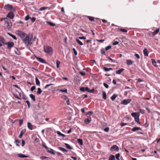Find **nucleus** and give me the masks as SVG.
<instances>
[{"label": "nucleus", "instance_id": "obj_1", "mask_svg": "<svg viewBox=\"0 0 160 160\" xmlns=\"http://www.w3.org/2000/svg\"><path fill=\"white\" fill-rule=\"evenodd\" d=\"M32 35H27L25 39L23 41L24 42L27 46L31 45L33 41Z\"/></svg>", "mask_w": 160, "mask_h": 160}, {"label": "nucleus", "instance_id": "obj_2", "mask_svg": "<svg viewBox=\"0 0 160 160\" xmlns=\"http://www.w3.org/2000/svg\"><path fill=\"white\" fill-rule=\"evenodd\" d=\"M44 50L47 54L51 55L53 53V49L52 48L49 46L46 45L44 46Z\"/></svg>", "mask_w": 160, "mask_h": 160}, {"label": "nucleus", "instance_id": "obj_3", "mask_svg": "<svg viewBox=\"0 0 160 160\" xmlns=\"http://www.w3.org/2000/svg\"><path fill=\"white\" fill-rule=\"evenodd\" d=\"M16 33L21 38L23 41L25 39V38H26V37L28 35L21 31H17L16 32Z\"/></svg>", "mask_w": 160, "mask_h": 160}, {"label": "nucleus", "instance_id": "obj_4", "mask_svg": "<svg viewBox=\"0 0 160 160\" xmlns=\"http://www.w3.org/2000/svg\"><path fill=\"white\" fill-rule=\"evenodd\" d=\"M5 9L8 11H10L13 10L15 11V9L13 8V7L11 5L8 4L4 6Z\"/></svg>", "mask_w": 160, "mask_h": 160}, {"label": "nucleus", "instance_id": "obj_5", "mask_svg": "<svg viewBox=\"0 0 160 160\" xmlns=\"http://www.w3.org/2000/svg\"><path fill=\"white\" fill-rule=\"evenodd\" d=\"M5 24L8 29H9L11 28L12 23L10 20L7 19L5 22Z\"/></svg>", "mask_w": 160, "mask_h": 160}, {"label": "nucleus", "instance_id": "obj_6", "mask_svg": "<svg viewBox=\"0 0 160 160\" xmlns=\"http://www.w3.org/2000/svg\"><path fill=\"white\" fill-rule=\"evenodd\" d=\"M7 46V48L9 49H10L11 48L13 47L14 45V43L12 42H6L5 44Z\"/></svg>", "mask_w": 160, "mask_h": 160}, {"label": "nucleus", "instance_id": "obj_7", "mask_svg": "<svg viewBox=\"0 0 160 160\" xmlns=\"http://www.w3.org/2000/svg\"><path fill=\"white\" fill-rule=\"evenodd\" d=\"M14 16V14L12 11H10L9 12L8 14L7 15V17L12 19H13Z\"/></svg>", "mask_w": 160, "mask_h": 160}, {"label": "nucleus", "instance_id": "obj_8", "mask_svg": "<svg viewBox=\"0 0 160 160\" xmlns=\"http://www.w3.org/2000/svg\"><path fill=\"white\" fill-rule=\"evenodd\" d=\"M131 101V99H124L121 102V104L125 105H127Z\"/></svg>", "mask_w": 160, "mask_h": 160}, {"label": "nucleus", "instance_id": "obj_9", "mask_svg": "<svg viewBox=\"0 0 160 160\" xmlns=\"http://www.w3.org/2000/svg\"><path fill=\"white\" fill-rule=\"evenodd\" d=\"M119 150L118 147L116 145H113L110 148V150L111 151H118Z\"/></svg>", "mask_w": 160, "mask_h": 160}, {"label": "nucleus", "instance_id": "obj_10", "mask_svg": "<svg viewBox=\"0 0 160 160\" xmlns=\"http://www.w3.org/2000/svg\"><path fill=\"white\" fill-rule=\"evenodd\" d=\"M35 57L37 59V60H38V61H39L40 62L43 63H46V62L43 59L38 57L37 56H35Z\"/></svg>", "mask_w": 160, "mask_h": 160}, {"label": "nucleus", "instance_id": "obj_11", "mask_svg": "<svg viewBox=\"0 0 160 160\" xmlns=\"http://www.w3.org/2000/svg\"><path fill=\"white\" fill-rule=\"evenodd\" d=\"M91 120L92 118L91 117L89 116L84 120V122L87 124H88L91 122Z\"/></svg>", "mask_w": 160, "mask_h": 160}, {"label": "nucleus", "instance_id": "obj_12", "mask_svg": "<svg viewBox=\"0 0 160 160\" xmlns=\"http://www.w3.org/2000/svg\"><path fill=\"white\" fill-rule=\"evenodd\" d=\"M142 130L141 128L139 127H135L132 129V131L133 132H135L137 130Z\"/></svg>", "mask_w": 160, "mask_h": 160}, {"label": "nucleus", "instance_id": "obj_13", "mask_svg": "<svg viewBox=\"0 0 160 160\" xmlns=\"http://www.w3.org/2000/svg\"><path fill=\"white\" fill-rule=\"evenodd\" d=\"M25 131H26V130L25 129H22V131H21V132H20V133L18 137L19 138H20L22 137V136L25 133Z\"/></svg>", "mask_w": 160, "mask_h": 160}, {"label": "nucleus", "instance_id": "obj_14", "mask_svg": "<svg viewBox=\"0 0 160 160\" xmlns=\"http://www.w3.org/2000/svg\"><path fill=\"white\" fill-rule=\"evenodd\" d=\"M131 115L132 117H134V118L137 117H139V114L137 112H132L131 113Z\"/></svg>", "mask_w": 160, "mask_h": 160}, {"label": "nucleus", "instance_id": "obj_15", "mask_svg": "<svg viewBox=\"0 0 160 160\" xmlns=\"http://www.w3.org/2000/svg\"><path fill=\"white\" fill-rule=\"evenodd\" d=\"M19 95L20 96L21 98H22L23 99L25 100H26L27 99V97L25 95H24L22 93H19Z\"/></svg>", "mask_w": 160, "mask_h": 160}, {"label": "nucleus", "instance_id": "obj_16", "mask_svg": "<svg viewBox=\"0 0 160 160\" xmlns=\"http://www.w3.org/2000/svg\"><path fill=\"white\" fill-rule=\"evenodd\" d=\"M144 55L146 56H148V51L147 48H145L143 51Z\"/></svg>", "mask_w": 160, "mask_h": 160}, {"label": "nucleus", "instance_id": "obj_17", "mask_svg": "<svg viewBox=\"0 0 160 160\" xmlns=\"http://www.w3.org/2000/svg\"><path fill=\"white\" fill-rule=\"evenodd\" d=\"M18 157L20 158H28V156H26L25 155L23 154H22L20 153V154H18Z\"/></svg>", "mask_w": 160, "mask_h": 160}, {"label": "nucleus", "instance_id": "obj_18", "mask_svg": "<svg viewBox=\"0 0 160 160\" xmlns=\"http://www.w3.org/2000/svg\"><path fill=\"white\" fill-rule=\"evenodd\" d=\"M124 70V69L123 68H121L119 70H117L116 71V73L118 74H120L121 72H123Z\"/></svg>", "mask_w": 160, "mask_h": 160}, {"label": "nucleus", "instance_id": "obj_19", "mask_svg": "<svg viewBox=\"0 0 160 160\" xmlns=\"http://www.w3.org/2000/svg\"><path fill=\"white\" fill-rule=\"evenodd\" d=\"M0 42L2 43L3 44H5L6 42L5 39L2 37H0Z\"/></svg>", "mask_w": 160, "mask_h": 160}, {"label": "nucleus", "instance_id": "obj_20", "mask_svg": "<svg viewBox=\"0 0 160 160\" xmlns=\"http://www.w3.org/2000/svg\"><path fill=\"white\" fill-rule=\"evenodd\" d=\"M159 31V28H158L155 30L154 32H152V34L153 36H154L157 34Z\"/></svg>", "mask_w": 160, "mask_h": 160}, {"label": "nucleus", "instance_id": "obj_21", "mask_svg": "<svg viewBox=\"0 0 160 160\" xmlns=\"http://www.w3.org/2000/svg\"><path fill=\"white\" fill-rule=\"evenodd\" d=\"M77 142L80 145H83V141L82 139L79 138L78 139Z\"/></svg>", "mask_w": 160, "mask_h": 160}, {"label": "nucleus", "instance_id": "obj_22", "mask_svg": "<svg viewBox=\"0 0 160 160\" xmlns=\"http://www.w3.org/2000/svg\"><path fill=\"white\" fill-rule=\"evenodd\" d=\"M151 60H152V64L155 67H158V65L156 64V62L155 60L154 59H151Z\"/></svg>", "mask_w": 160, "mask_h": 160}, {"label": "nucleus", "instance_id": "obj_23", "mask_svg": "<svg viewBox=\"0 0 160 160\" xmlns=\"http://www.w3.org/2000/svg\"><path fill=\"white\" fill-rule=\"evenodd\" d=\"M28 128L30 130H32L33 129L32 125L30 122L28 123Z\"/></svg>", "mask_w": 160, "mask_h": 160}, {"label": "nucleus", "instance_id": "obj_24", "mask_svg": "<svg viewBox=\"0 0 160 160\" xmlns=\"http://www.w3.org/2000/svg\"><path fill=\"white\" fill-rule=\"evenodd\" d=\"M127 64L128 65H130L132 64V62L131 60H127L126 61Z\"/></svg>", "mask_w": 160, "mask_h": 160}, {"label": "nucleus", "instance_id": "obj_25", "mask_svg": "<svg viewBox=\"0 0 160 160\" xmlns=\"http://www.w3.org/2000/svg\"><path fill=\"white\" fill-rule=\"evenodd\" d=\"M35 81L37 85H40V82L37 77L35 78Z\"/></svg>", "mask_w": 160, "mask_h": 160}, {"label": "nucleus", "instance_id": "obj_26", "mask_svg": "<svg viewBox=\"0 0 160 160\" xmlns=\"http://www.w3.org/2000/svg\"><path fill=\"white\" fill-rule=\"evenodd\" d=\"M57 134L60 136H62L63 137H65L66 135L61 133L60 131H58L57 132Z\"/></svg>", "mask_w": 160, "mask_h": 160}, {"label": "nucleus", "instance_id": "obj_27", "mask_svg": "<svg viewBox=\"0 0 160 160\" xmlns=\"http://www.w3.org/2000/svg\"><path fill=\"white\" fill-rule=\"evenodd\" d=\"M109 160H115V156L113 155H111L109 157Z\"/></svg>", "mask_w": 160, "mask_h": 160}, {"label": "nucleus", "instance_id": "obj_28", "mask_svg": "<svg viewBox=\"0 0 160 160\" xmlns=\"http://www.w3.org/2000/svg\"><path fill=\"white\" fill-rule=\"evenodd\" d=\"M29 96L33 101H35L36 100L35 97V96L33 94H30L29 95Z\"/></svg>", "mask_w": 160, "mask_h": 160}, {"label": "nucleus", "instance_id": "obj_29", "mask_svg": "<svg viewBox=\"0 0 160 160\" xmlns=\"http://www.w3.org/2000/svg\"><path fill=\"white\" fill-rule=\"evenodd\" d=\"M102 97L103 99H106L107 98L106 94L105 92L103 91L102 92Z\"/></svg>", "mask_w": 160, "mask_h": 160}, {"label": "nucleus", "instance_id": "obj_30", "mask_svg": "<svg viewBox=\"0 0 160 160\" xmlns=\"http://www.w3.org/2000/svg\"><path fill=\"white\" fill-rule=\"evenodd\" d=\"M117 97V95L116 94H113L112 97H111V99L113 101Z\"/></svg>", "mask_w": 160, "mask_h": 160}, {"label": "nucleus", "instance_id": "obj_31", "mask_svg": "<svg viewBox=\"0 0 160 160\" xmlns=\"http://www.w3.org/2000/svg\"><path fill=\"white\" fill-rule=\"evenodd\" d=\"M8 34L14 40H17V38L15 36H14V35H12V34H10V33H8Z\"/></svg>", "mask_w": 160, "mask_h": 160}, {"label": "nucleus", "instance_id": "obj_32", "mask_svg": "<svg viewBox=\"0 0 160 160\" xmlns=\"http://www.w3.org/2000/svg\"><path fill=\"white\" fill-rule=\"evenodd\" d=\"M135 121L137 122L138 123L140 124V122L139 121V117H137L136 118H135Z\"/></svg>", "mask_w": 160, "mask_h": 160}, {"label": "nucleus", "instance_id": "obj_33", "mask_svg": "<svg viewBox=\"0 0 160 160\" xmlns=\"http://www.w3.org/2000/svg\"><path fill=\"white\" fill-rule=\"evenodd\" d=\"M103 69L106 72L110 70H112V68H107L105 67L103 68Z\"/></svg>", "mask_w": 160, "mask_h": 160}, {"label": "nucleus", "instance_id": "obj_34", "mask_svg": "<svg viewBox=\"0 0 160 160\" xmlns=\"http://www.w3.org/2000/svg\"><path fill=\"white\" fill-rule=\"evenodd\" d=\"M76 42L80 45H83V43L78 39H76Z\"/></svg>", "mask_w": 160, "mask_h": 160}, {"label": "nucleus", "instance_id": "obj_35", "mask_svg": "<svg viewBox=\"0 0 160 160\" xmlns=\"http://www.w3.org/2000/svg\"><path fill=\"white\" fill-rule=\"evenodd\" d=\"M37 89H38V91L37 92V94L38 95L40 94L42 92V90L40 88H38Z\"/></svg>", "mask_w": 160, "mask_h": 160}, {"label": "nucleus", "instance_id": "obj_36", "mask_svg": "<svg viewBox=\"0 0 160 160\" xmlns=\"http://www.w3.org/2000/svg\"><path fill=\"white\" fill-rule=\"evenodd\" d=\"M47 23L52 26H55V24L54 23L50 22H47Z\"/></svg>", "mask_w": 160, "mask_h": 160}, {"label": "nucleus", "instance_id": "obj_37", "mask_svg": "<svg viewBox=\"0 0 160 160\" xmlns=\"http://www.w3.org/2000/svg\"><path fill=\"white\" fill-rule=\"evenodd\" d=\"M88 18L91 21H94V18L91 16H88Z\"/></svg>", "mask_w": 160, "mask_h": 160}, {"label": "nucleus", "instance_id": "obj_38", "mask_svg": "<svg viewBox=\"0 0 160 160\" xmlns=\"http://www.w3.org/2000/svg\"><path fill=\"white\" fill-rule=\"evenodd\" d=\"M65 146L67 147V148H68L70 149H72V148L67 143H65Z\"/></svg>", "mask_w": 160, "mask_h": 160}, {"label": "nucleus", "instance_id": "obj_39", "mask_svg": "<svg viewBox=\"0 0 160 160\" xmlns=\"http://www.w3.org/2000/svg\"><path fill=\"white\" fill-rule=\"evenodd\" d=\"M60 64V62L58 60H57L56 61L57 67L58 68L59 67V65Z\"/></svg>", "mask_w": 160, "mask_h": 160}, {"label": "nucleus", "instance_id": "obj_40", "mask_svg": "<svg viewBox=\"0 0 160 160\" xmlns=\"http://www.w3.org/2000/svg\"><path fill=\"white\" fill-rule=\"evenodd\" d=\"M49 153H52V154H55V151L53 150L52 149L50 148V151L49 152Z\"/></svg>", "mask_w": 160, "mask_h": 160}, {"label": "nucleus", "instance_id": "obj_41", "mask_svg": "<svg viewBox=\"0 0 160 160\" xmlns=\"http://www.w3.org/2000/svg\"><path fill=\"white\" fill-rule=\"evenodd\" d=\"M120 154L119 153H118L116 154L115 155V157L116 159L118 160H119V157H120Z\"/></svg>", "mask_w": 160, "mask_h": 160}, {"label": "nucleus", "instance_id": "obj_42", "mask_svg": "<svg viewBox=\"0 0 160 160\" xmlns=\"http://www.w3.org/2000/svg\"><path fill=\"white\" fill-rule=\"evenodd\" d=\"M47 8V7H42L39 8V10L40 11H42L46 9Z\"/></svg>", "mask_w": 160, "mask_h": 160}, {"label": "nucleus", "instance_id": "obj_43", "mask_svg": "<svg viewBox=\"0 0 160 160\" xmlns=\"http://www.w3.org/2000/svg\"><path fill=\"white\" fill-rule=\"evenodd\" d=\"M119 31L121 32H127V30L125 29L120 28L119 29Z\"/></svg>", "mask_w": 160, "mask_h": 160}, {"label": "nucleus", "instance_id": "obj_44", "mask_svg": "<svg viewBox=\"0 0 160 160\" xmlns=\"http://www.w3.org/2000/svg\"><path fill=\"white\" fill-rule=\"evenodd\" d=\"M59 91L62 92H65L66 93H67V89H65L64 90H60Z\"/></svg>", "mask_w": 160, "mask_h": 160}, {"label": "nucleus", "instance_id": "obj_45", "mask_svg": "<svg viewBox=\"0 0 160 160\" xmlns=\"http://www.w3.org/2000/svg\"><path fill=\"white\" fill-rule=\"evenodd\" d=\"M62 98L63 99L66 100H67L68 99V97L65 95L62 96Z\"/></svg>", "mask_w": 160, "mask_h": 160}, {"label": "nucleus", "instance_id": "obj_46", "mask_svg": "<svg viewBox=\"0 0 160 160\" xmlns=\"http://www.w3.org/2000/svg\"><path fill=\"white\" fill-rule=\"evenodd\" d=\"M111 47H112L110 45L108 46H107V47H106L105 50L106 51L108 50H109V49H110V48H111Z\"/></svg>", "mask_w": 160, "mask_h": 160}, {"label": "nucleus", "instance_id": "obj_47", "mask_svg": "<svg viewBox=\"0 0 160 160\" xmlns=\"http://www.w3.org/2000/svg\"><path fill=\"white\" fill-rule=\"evenodd\" d=\"M30 18H31L29 17V15H27L25 17V19L26 21H27Z\"/></svg>", "mask_w": 160, "mask_h": 160}, {"label": "nucleus", "instance_id": "obj_48", "mask_svg": "<svg viewBox=\"0 0 160 160\" xmlns=\"http://www.w3.org/2000/svg\"><path fill=\"white\" fill-rule=\"evenodd\" d=\"M26 102L28 105V108H29L30 107V102H29V101L28 100H27L26 101Z\"/></svg>", "mask_w": 160, "mask_h": 160}, {"label": "nucleus", "instance_id": "obj_49", "mask_svg": "<svg viewBox=\"0 0 160 160\" xmlns=\"http://www.w3.org/2000/svg\"><path fill=\"white\" fill-rule=\"evenodd\" d=\"M80 90L81 91L84 92L85 91V88L82 87L80 88Z\"/></svg>", "mask_w": 160, "mask_h": 160}, {"label": "nucleus", "instance_id": "obj_50", "mask_svg": "<svg viewBox=\"0 0 160 160\" xmlns=\"http://www.w3.org/2000/svg\"><path fill=\"white\" fill-rule=\"evenodd\" d=\"M73 50L74 52V53L75 55H77V52L76 50L75 49V48H73Z\"/></svg>", "mask_w": 160, "mask_h": 160}, {"label": "nucleus", "instance_id": "obj_51", "mask_svg": "<svg viewBox=\"0 0 160 160\" xmlns=\"http://www.w3.org/2000/svg\"><path fill=\"white\" fill-rule=\"evenodd\" d=\"M119 42L118 41H115L113 43V45H115L118 44Z\"/></svg>", "mask_w": 160, "mask_h": 160}, {"label": "nucleus", "instance_id": "obj_52", "mask_svg": "<svg viewBox=\"0 0 160 160\" xmlns=\"http://www.w3.org/2000/svg\"><path fill=\"white\" fill-rule=\"evenodd\" d=\"M79 73L82 76H83L85 75V72H79Z\"/></svg>", "mask_w": 160, "mask_h": 160}, {"label": "nucleus", "instance_id": "obj_53", "mask_svg": "<svg viewBox=\"0 0 160 160\" xmlns=\"http://www.w3.org/2000/svg\"><path fill=\"white\" fill-rule=\"evenodd\" d=\"M23 120L22 119H20L19 120V124L20 126H21L23 123Z\"/></svg>", "mask_w": 160, "mask_h": 160}, {"label": "nucleus", "instance_id": "obj_54", "mask_svg": "<svg viewBox=\"0 0 160 160\" xmlns=\"http://www.w3.org/2000/svg\"><path fill=\"white\" fill-rule=\"evenodd\" d=\"M103 84L104 86L106 88H108V85L107 84L105 83H104Z\"/></svg>", "mask_w": 160, "mask_h": 160}, {"label": "nucleus", "instance_id": "obj_55", "mask_svg": "<svg viewBox=\"0 0 160 160\" xmlns=\"http://www.w3.org/2000/svg\"><path fill=\"white\" fill-rule=\"evenodd\" d=\"M93 114V112H92V111H89V112H88V113L87 114L92 115Z\"/></svg>", "mask_w": 160, "mask_h": 160}, {"label": "nucleus", "instance_id": "obj_56", "mask_svg": "<svg viewBox=\"0 0 160 160\" xmlns=\"http://www.w3.org/2000/svg\"><path fill=\"white\" fill-rule=\"evenodd\" d=\"M35 88H36V87L35 86H32L31 88V90L32 91H33L34 90H35Z\"/></svg>", "mask_w": 160, "mask_h": 160}, {"label": "nucleus", "instance_id": "obj_57", "mask_svg": "<svg viewBox=\"0 0 160 160\" xmlns=\"http://www.w3.org/2000/svg\"><path fill=\"white\" fill-rule=\"evenodd\" d=\"M30 19H31L32 22H34L36 20V18L34 17H32Z\"/></svg>", "mask_w": 160, "mask_h": 160}, {"label": "nucleus", "instance_id": "obj_58", "mask_svg": "<svg viewBox=\"0 0 160 160\" xmlns=\"http://www.w3.org/2000/svg\"><path fill=\"white\" fill-rule=\"evenodd\" d=\"M109 130V128H104V130L106 132H108Z\"/></svg>", "mask_w": 160, "mask_h": 160}, {"label": "nucleus", "instance_id": "obj_59", "mask_svg": "<svg viewBox=\"0 0 160 160\" xmlns=\"http://www.w3.org/2000/svg\"><path fill=\"white\" fill-rule=\"evenodd\" d=\"M58 148L60 150H61V151H64V149H65V148H62V147H59Z\"/></svg>", "mask_w": 160, "mask_h": 160}, {"label": "nucleus", "instance_id": "obj_60", "mask_svg": "<svg viewBox=\"0 0 160 160\" xmlns=\"http://www.w3.org/2000/svg\"><path fill=\"white\" fill-rule=\"evenodd\" d=\"M89 91H90V89L86 87V88H85V91H86L89 92Z\"/></svg>", "mask_w": 160, "mask_h": 160}, {"label": "nucleus", "instance_id": "obj_61", "mask_svg": "<svg viewBox=\"0 0 160 160\" xmlns=\"http://www.w3.org/2000/svg\"><path fill=\"white\" fill-rule=\"evenodd\" d=\"M17 55H20V52L18 51V49H17V51H15Z\"/></svg>", "mask_w": 160, "mask_h": 160}, {"label": "nucleus", "instance_id": "obj_62", "mask_svg": "<svg viewBox=\"0 0 160 160\" xmlns=\"http://www.w3.org/2000/svg\"><path fill=\"white\" fill-rule=\"evenodd\" d=\"M127 124V123H122L120 124V125L121 126H124L125 125H126Z\"/></svg>", "mask_w": 160, "mask_h": 160}, {"label": "nucleus", "instance_id": "obj_63", "mask_svg": "<svg viewBox=\"0 0 160 160\" xmlns=\"http://www.w3.org/2000/svg\"><path fill=\"white\" fill-rule=\"evenodd\" d=\"M79 38L80 39H85L86 38L84 37H79Z\"/></svg>", "mask_w": 160, "mask_h": 160}, {"label": "nucleus", "instance_id": "obj_64", "mask_svg": "<svg viewBox=\"0 0 160 160\" xmlns=\"http://www.w3.org/2000/svg\"><path fill=\"white\" fill-rule=\"evenodd\" d=\"M48 158V157H45V156H42V157L41 158V159L42 160H44V159H46L47 158Z\"/></svg>", "mask_w": 160, "mask_h": 160}]
</instances>
